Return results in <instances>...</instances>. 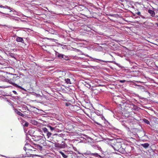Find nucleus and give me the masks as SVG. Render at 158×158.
<instances>
[{"label": "nucleus", "mask_w": 158, "mask_h": 158, "mask_svg": "<svg viewBox=\"0 0 158 158\" xmlns=\"http://www.w3.org/2000/svg\"><path fill=\"white\" fill-rule=\"evenodd\" d=\"M20 77L17 74H13L12 75L10 79L8 80V82L13 85L17 86V85L15 82L19 81Z\"/></svg>", "instance_id": "nucleus-1"}, {"label": "nucleus", "mask_w": 158, "mask_h": 158, "mask_svg": "<svg viewBox=\"0 0 158 158\" xmlns=\"http://www.w3.org/2000/svg\"><path fill=\"white\" fill-rule=\"evenodd\" d=\"M34 149H32L29 152H26V154L27 155H29L31 157H33L35 156H40L37 154V153H38L39 152V149L37 148H35Z\"/></svg>", "instance_id": "nucleus-2"}, {"label": "nucleus", "mask_w": 158, "mask_h": 158, "mask_svg": "<svg viewBox=\"0 0 158 158\" xmlns=\"http://www.w3.org/2000/svg\"><path fill=\"white\" fill-rule=\"evenodd\" d=\"M42 130H40V135H42V136L44 137L45 135H46L48 137H49L52 135L51 133L48 132L47 128L45 127L41 128Z\"/></svg>", "instance_id": "nucleus-3"}, {"label": "nucleus", "mask_w": 158, "mask_h": 158, "mask_svg": "<svg viewBox=\"0 0 158 158\" xmlns=\"http://www.w3.org/2000/svg\"><path fill=\"white\" fill-rule=\"evenodd\" d=\"M41 112H40V114ZM47 116H43L42 115L41 116V114H40V128L41 126V125H46V124H45L44 123H46V120H47Z\"/></svg>", "instance_id": "nucleus-4"}, {"label": "nucleus", "mask_w": 158, "mask_h": 158, "mask_svg": "<svg viewBox=\"0 0 158 158\" xmlns=\"http://www.w3.org/2000/svg\"><path fill=\"white\" fill-rule=\"evenodd\" d=\"M24 149L25 151L26 152H28L30 151L32 149H35V148L33 146H31L29 143H26L24 147Z\"/></svg>", "instance_id": "nucleus-5"}, {"label": "nucleus", "mask_w": 158, "mask_h": 158, "mask_svg": "<svg viewBox=\"0 0 158 158\" xmlns=\"http://www.w3.org/2000/svg\"><path fill=\"white\" fill-rule=\"evenodd\" d=\"M113 99L115 101V102L117 104H119V102H122V99L119 96H115L113 98Z\"/></svg>", "instance_id": "nucleus-6"}, {"label": "nucleus", "mask_w": 158, "mask_h": 158, "mask_svg": "<svg viewBox=\"0 0 158 158\" xmlns=\"http://www.w3.org/2000/svg\"><path fill=\"white\" fill-rule=\"evenodd\" d=\"M108 144L110 145L112 147L114 145L115 143H116V144H118V142H117V141L115 139H109L108 140Z\"/></svg>", "instance_id": "nucleus-7"}, {"label": "nucleus", "mask_w": 158, "mask_h": 158, "mask_svg": "<svg viewBox=\"0 0 158 158\" xmlns=\"http://www.w3.org/2000/svg\"><path fill=\"white\" fill-rule=\"evenodd\" d=\"M40 137H41L40 138V144L44 146H45L46 145V143L45 139V138L44 137H43L40 135Z\"/></svg>", "instance_id": "nucleus-8"}, {"label": "nucleus", "mask_w": 158, "mask_h": 158, "mask_svg": "<svg viewBox=\"0 0 158 158\" xmlns=\"http://www.w3.org/2000/svg\"><path fill=\"white\" fill-rule=\"evenodd\" d=\"M43 149V148L42 145H40V153L41 152L43 154V155H40V157H43L47 154L45 150Z\"/></svg>", "instance_id": "nucleus-9"}, {"label": "nucleus", "mask_w": 158, "mask_h": 158, "mask_svg": "<svg viewBox=\"0 0 158 158\" xmlns=\"http://www.w3.org/2000/svg\"><path fill=\"white\" fill-rule=\"evenodd\" d=\"M39 140H37V141L36 140H34V142H33V144L34 145L35 148H37L39 149L40 148V145L39 144Z\"/></svg>", "instance_id": "nucleus-10"}, {"label": "nucleus", "mask_w": 158, "mask_h": 158, "mask_svg": "<svg viewBox=\"0 0 158 158\" xmlns=\"http://www.w3.org/2000/svg\"><path fill=\"white\" fill-rule=\"evenodd\" d=\"M148 12L151 15L152 17H156V15L157 14V11L155 12L154 11L150 9L148 10Z\"/></svg>", "instance_id": "nucleus-11"}, {"label": "nucleus", "mask_w": 158, "mask_h": 158, "mask_svg": "<svg viewBox=\"0 0 158 158\" xmlns=\"http://www.w3.org/2000/svg\"><path fill=\"white\" fill-rule=\"evenodd\" d=\"M118 144H116V143H115L114 145L113 146V148H114L115 150H117L119 148H121V145L120 143L119 142H118Z\"/></svg>", "instance_id": "nucleus-12"}, {"label": "nucleus", "mask_w": 158, "mask_h": 158, "mask_svg": "<svg viewBox=\"0 0 158 158\" xmlns=\"http://www.w3.org/2000/svg\"><path fill=\"white\" fill-rule=\"evenodd\" d=\"M16 40L18 42H20L23 43H24L23 38L20 37H17L16 38Z\"/></svg>", "instance_id": "nucleus-13"}, {"label": "nucleus", "mask_w": 158, "mask_h": 158, "mask_svg": "<svg viewBox=\"0 0 158 158\" xmlns=\"http://www.w3.org/2000/svg\"><path fill=\"white\" fill-rule=\"evenodd\" d=\"M88 154V155H92V156H94L95 157L99 156L101 158H102V157L101 156H100V155H99L97 153H88V154Z\"/></svg>", "instance_id": "nucleus-14"}, {"label": "nucleus", "mask_w": 158, "mask_h": 158, "mask_svg": "<svg viewBox=\"0 0 158 158\" xmlns=\"http://www.w3.org/2000/svg\"><path fill=\"white\" fill-rule=\"evenodd\" d=\"M29 110L27 107L26 106H23L22 107V110H21L22 112H26L27 111Z\"/></svg>", "instance_id": "nucleus-15"}, {"label": "nucleus", "mask_w": 158, "mask_h": 158, "mask_svg": "<svg viewBox=\"0 0 158 158\" xmlns=\"http://www.w3.org/2000/svg\"><path fill=\"white\" fill-rule=\"evenodd\" d=\"M15 111L18 115L23 117V116L24 115L22 114L20 111H19L18 110L16 109H15Z\"/></svg>", "instance_id": "nucleus-16"}, {"label": "nucleus", "mask_w": 158, "mask_h": 158, "mask_svg": "<svg viewBox=\"0 0 158 158\" xmlns=\"http://www.w3.org/2000/svg\"><path fill=\"white\" fill-rule=\"evenodd\" d=\"M141 145L145 148H147L149 146V144L148 143H145L144 144H141Z\"/></svg>", "instance_id": "nucleus-17"}, {"label": "nucleus", "mask_w": 158, "mask_h": 158, "mask_svg": "<svg viewBox=\"0 0 158 158\" xmlns=\"http://www.w3.org/2000/svg\"><path fill=\"white\" fill-rule=\"evenodd\" d=\"M30 123L34 125H37L38 124V122L34 119H31L30 120Z\"/></svg>", "instance_id": "nucleus-18"}, {"label": "nucleus", "mask_w": 158, "mask_h": 158, "mask_svg": "<svg viewBox=\"0 0 158 158\" xmlns=\"http://www.w3.org/2000/svg\"><path fill=\"white\" fill-rule=\"evenodd\" d=\"M152 121L156 123H158V118L153 117L152 118Z\"/></svg>", "instance_id": "nucleus-19"}, {"label": "nucleus", "mask_w": 158, "mask_h": 158, "mask_svg": "<svg viewBox=\"0 0 158 158\" xmlns=\"http://www.w3.org/2000/svg\"><path fill=\"white\" fill-rule=\"evenodd\" d=\"M56 55L57 57H58L59 58H60V59H62V58H64V55L61 54H60L58 53H57Z\"/></svg>", "instance_id": "nucleus-20"}, {"label": "nucleus", "mask_w": 158, "mask_h": 158, "mask_svg": "<svg viewBox=\"0 0 158 158\" xmlns=\"http://www.w3.org/2000/svg\"><path fill=\"white\" fill-rule=\"evenodd\" d=\"M65 81L67 84H71L70 79L69 78L65 79Z\"/></svg>", "instance_id": "nucleus-21"}, {"label": "nucleus", "mask_w": 158, "mask_h": 158, "mask_svg": "<svg viewBox=\"0 0 158 158\" xmlns=\"http://www.w3.org/2000/svg\"><path fill=\"white\" fill-rule=\"evenodd\" d=\"M143 120L145 123L148 124H149L150 123L149 121L146 119L144 118L143 119Z\"/></svg>", "instance_id": "nucleus-22"}, {"label": "nucleus", "mask_w": 158, "mask_h": 158, "mask_svg": "<svg viewBox=\"0 0 158 158\" xmlns=\"http://www.w3.org/2000/svg\"><path fill=\"white\" fill-rule=\"evenodd\" d=\"M60 153L61 155L64 158H67L68 157V156L65 155L62 152H60Z\"/></svg>", "instance_id": "nucleus-23"}, {"label": "nucleus", "mask_w": 158, "mask_h": 158, "mask_svg": "<svg viewBox=\"0 0 158 158\" xmlns=\"http://www.w3.org/2000/svg\"><path fill=\"white\" fill-rule=\"evenodd\" d=\"M29 125V123L28 122H26L24 125V126L25 127H27Z\"/></svg>", "instance_id": "nucleus-24"}, {"label": "nucleus", "mask_w": 158, "mask_h": 158, "mask_svg": "<svg viewBox=\"0 0 158 158\" xmlns=\"http://www.w3.org/2000/svg\"><path fill=\"white\" fill-rule=\"evenodd\" d=\"M49 127L50 128V130L52 131L56 129L55 127H51V126H49Z\"/></svg>", "instance_id": "nucleus-25"}, {"label": "nucleus", "mask_w": 158, "mask_h": 158, "mask_svg": "<svg viewBox=\"0 0 158 158\" xmlns=\"http://www.w3.org/2000/svg\"><path fill=\"white\" fill-rule=\"evenodd\" d=\"M23 158H31V157L29 155H27L26 154V156H25L23 157Z\"/></svg>", "instance_id": "nucleus-26"}, {"label": "nucleus", "mask_w": 158, "mask_h": 158, "mask_svg": "<svg viewBox=\"0 0 158 158\" xmlns=\"http://www.w3.org/2000/svg\"><path fill=\"white\" fill-rule=\"evenodd\" d=\"M126 81L124 80H120V82L121 83H124Z\"/></svg>", "instance_id": "nucleus-27"}, {"label": "nucleus", "mask_w": 158, "mask_h": 158, "mask_svg": "<svg viewBox=\"0 0 158 158\" xmlns=\"http://www.w3.org/2000/svg\"><path fill=\"white\" fill-rule=\"evenodd\" d=\"M101 119H102V120H106L105 118H104V117L103 116H102L101 117Z\"/></svg>", "instance_id": "nucleus-28"}, {"label": "nucleus", "mask_w": 158, "mask_h": 158, "mask_svg": "<svg viewBox=\"0 0 158 158\" xmlns=\"http://www.w3.org/2000/svg\"><path fill=\"white\" fill-rule=\"evenodd\" d=\"M13 92L15 94H17V92L13 90Z\"/></svg>", "instance_id": "nucleus-29"}, {"label": "nucleus", "mask_w": 158, "mask_h": 158, "mask_svg": "<svg viewBox=\"0 0 158 158\" xmlns=\"http://www.w3.org/2000/svg\"><path fill=\"white\" fill-rule=\"evenodd\" d=\"M136 14L138 15H140L141 13L140 12H137L136 13Z\"/></svg>", "instance_id": "nucleus-30"}, {"label": "nucleus", "mask_w": 158, "mask_h": 158, "mask_svg": "<svg viewBox=\"0 0 158 158\" xmlns=\"http://www.w3.org/2000/svg\"><path fill=\"white\" fill-rule=\"evenodd\" d=\"M0 7H2L3 8H4L5 7L4 6H3L2 5L0 6Z\"/></svg>", "instance_id": "nucleus-31"}, {"label": "nucleus", "mask_w": 158, "mask_h": 158, "mask_svg": "<svg viewBox=\"0 0 158 158\" xmlns=\"http://www.w3.org/2000/svg\"><path fill=\"white\" fill-rule=\"evenodd\" d=\"M156 17H158V14L157 12V14L156 15Z\"/></svg>", "instance_id": "nucleus-32"}, {"label": "nucleus", "mask_w": 158, "mask_h": 158, "mask_svg": "<svg viewBox=\"0 0 158 158\" xmlns=\"http://www.w3.org/2000/svg\"><path fill=\"white\" fill-rule=\"evenodd\" d=\"M155 24L158 27V23H155Z\"/></svg>", "instance_id": "nucleus-33"}, {"label": "nucleus", "mask_w": 158, "mask_h": 158, "mask_svg": "<svg viewBox=\"0 0 158 158\" xmlns=\"http://www.w3.org/2000/svg\"><path fill=\"white\" fill-rule=\"evenodd\" d=\"M96 123L97 124H98V125H100V124L99 123H97V122H96Z\"/></svg>", "instance_id": "nucleus-34"}, {"label": "nucleus", "mask_w": 158, "mask_h": 158, "mask_svg": "<svg viewBox=\"0 0 158 158\" xmlns=\"http://www.w3.org/2000/svg\"><path fill=\"white\" fill-rule=\"evenodd\" d=\"M35 132H34V134L35 135H36Z\"/></svg>", "instance_id": "nucleus-35"}, {"label": "nucleus", "mask_w": 158, "mask_h": 158, "mask_svg": "<svg viewBox=\"0 0 158 158\" xmlns=\"http://www.w3.org/2000/svg\"><path fill=\"white\" fill-rule=\"evenodd\" d=\"M40 110V111H42V112H43V111L41 110Z\"/></svg>", "instance_id": "nucleus-36"}, {"label": "nucleus", "mask_w": 158, "mask_h": 158, "mask_svg": "<svg viewBox=\"0 0 158 158\" xmlns=\"http://www.w3.org/2000/svg\"><path fill=\"white\" fill-rule=\"evenodd\" d=\"M43 18V17H40V18Z\"/></svg>", "instance_id": "nucleus-37"}, {"label": "nucleus", "mask_w": 158, "mask_h": 158, "mask_svg": "<svg viewBox=\"0 0 158 158\" xmlns=\"http://www.w3.org/2000/svg\"><path fill=\"white\" fill-rule=\"evenodd\" d=\"M157 20H158V19H157Z\"/></svg>", "instance_id": "nucleus-38"}]
</instances>
